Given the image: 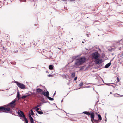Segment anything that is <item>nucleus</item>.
<instances>
[{"mask_svg":"<svg viewBox=\"0 0 123 123\" xmlns=\"http://www.w3.org/2000/svg\"><path fill=\"white\" fill-rule=\"evenodd\" d=\"M48 76L49 77H53V75H51V74H49V75H48Z\"/></svg>","mask_w":123,"mask_h":123,"instance_id":"24","label":"nucleus"},{"mask_svg":"<svg viewBox=\"0 0 123 123\" xmlns=\"http://www.w3.org/2000/svg\"><path fill=\"white\" fill-rule=\"evenodd\" d=\"M47 98H48V99L49 100H50L51 101H53L54 100V99L53 98L49 96L47 97Z\"/></svg>","mask_w":123,"mask_h":123,"instance_id":"13","label":"nucleus"},{"mask_svg":"<svg viewBox=\"0 0 123 123\" xmlns=\"http://www.w3.org/2000/svg\"><path fill=\"white\" fill-rule=\"evenodd\" d=\"M95 59V62L96 64H99L101 63V60L98 58Z\"/></svg>","mask_w":123,"mask_h":123,"instance_id":"9","label":"nucleus"},{"mask_svg":"<svg viewBox=\"0 0 123 123\" xmlns=\"http://www.w3.org/2000/svg\"><path fill=\"white\" fill-rule=\"evenodd\" d=\"M58 48V49H60V48Z\"/></svg>","mask_w":123,"mask_h":123,"instance_id":"34","label":"nucleus"},{"mask_svg":"<svg viewBox=\"0 0 123 123\" xmlns=\"http://www.w3.org/2000/svg\"><path fill=\"white\" fill-rule=\"evenodd\" d=\"M110 94H112V92H110Z\"/></svg>","mask_w":123,"mask_h":123,"instance_id":"31","label":"nucleus"},{"mask_svg":"<svg viewBox=\"0 0 123 123\" xmlns=\"http://www.w3.org/2000/svg\"><path fill=\"white\" fill-rule=\"evenodd\" d=\"M83 117H85V118H87L86 116H83Z\"/></svg>","mask_w":123,"mask_h":123,"instance_id":"28","label":"nucleus"},{"mask_svg":"<svg viewBox=\"0 0 123 123\" xmlns=\"http://www.w3.org/2000/svg\"><path fill=\"white\" fill-rule=\"evenodd\" d=\"M27 95L23 96L21 97V98L23 99H25V98H26L27 97Z\"/></svg>","mask_w":123,"mask_h":123,"instance_id":"18","label":"nucleus"},{"mask_svg":"<svg viewBox=\"0 0 123 123\" xmlns=\"http://www.w3.org/2000/svg\"><path fill=\"white\" fill-rule=\"evenodd\" d=\"M121 41L120 40V42H121Z\"/></svg>","mask_w":123,"mask_h":123,"instance_id":"35","label":"nucleus"},{"mask_svg":"<svg viewBox=\"0 0 123 123\" xmlns=\"http://www.w3.org/2000/svg\"><path fill=\"white\" fill-rule=\"evenodd\" d=\"M77 79V77H76L74 79V80H76Z\"/></svg>","mask_w":123,"mask_h":123,"instance_id":"26","label":"nucleus"},{"mask_svg":"<svg viewBox=\"0 0 123 123\" xmlns=\"http://www.w3.org/2000/svg\"><path fill=\"white\" fill-rule=\"evenodd\" d=\"M31 114L32 115H33L34 114V113L33 112L32 110H31Z\"/></svg>","mask_w":123,"mask_h":123,"instance_id":"22","label":"nucleus"},{"mask_svg":"<svg viewBox=\"0 0 123 123\" xmlns=\"http://www.w3.org/2000/svg\"><path fill=\"white\" fill-rule=\"evenodd\" d=\"M42 105V103H40L39 104L37 105V106H36L35 107V108H37L38 107H40Z\"/></svg>","mask_w":123,"mask_h":123,"instance_id":"14","label":"nucleus"},{"mask_svg":"<svg viewBox=\"0 0 123 123\" xmlns=\"http://www.w3.org/2000/svg\"><path fill=\"white\" fill-rule=\"evenodd\" d=\"M110 65H111V63H108L107 64H106L105 65V68H108Z\"/></svg>","mask_w":123,"mask_h":123,"instance_id":"12","label":"nucleus"},{"mask_svg":"<svg viewBox=\"0 0 123 123\" xmlns=\"http://www.w3.org/2000/svg\"><path fill=\"white\" fill-rule=\"evenodd\" d=\"M17 114L18 115V116L21 117L23 118L24 120L25 123H28V121L25 117L24 112L21 110H19L17 112Z\"/></svg>","mask_w":123,"mask_h":123,"instance_id":"3","label":"nucleus"},{"mask_svg":"<svg viewBox=\"0 0 123 123\" xmlns=\"http://www.w3.org/2000/svg\"><path fill=\"white\" fill-rule=\"evenodd\" d=\"M99 55L98 52H95L92 54V56L93 59H96L99 57Z\"/></svg>","mask_w":123,"mask_h":123,"instance_id":"6","label":"nucleus"},{"mask_svg":"<svg viewBox=\"0 0 123 123\" xmlns=\"http://www.w3.org/2000/svg\"><path fill=\"white\" fill-rule=\"evenodd\" d=\"M75 76V74L74 72L71 75V76L72 77H74Z\"/></svg>","mask_w":123,"mask_h":123,"instance_id":"16","label":"nucleus"},{"mask_svg":"<svg viewBox=\"0 0 123 123\" xmlns=\"http://www.w3.org/2000/svg\"><path fill=\"white\" fill-rule=\"evenodd\" d=\"M96 115H97L98 116V114L97 113H96Z\"/></svg>","mask_w":123,"mask_h":123,"instance_id":"30","label":"nucleus"},{"mask_svg":"<svg viewBox=\"0 0 123 123\" xmlns=\"http://www.w3.org/2000/svg\"><path fill=\"white\" fill-rule=\"evenodd\" d=\"M3 49H4V47H3Z\"/></svg>","mask_w":123,"mask_h":123,"instance_id":"33","label":"nucleus"},{"mask_svg":"<svg viewBox=\"0 0 123 123\" xmlns=\"http://www.w3.org/2000/svg\"><path fill=\"white\" fill-rule=\"evenodd\" d=\"M120 81V79L118 77H117V81L116 82L117 83H118Z\"/></svg>","mask_w":123,"mask_h":123,"instance_id":"20","label":"nucleus"},{"mask_svg":"<svg viewBox=\"0 0 123 123\" xmlns=\"http://www.w3.org/2000/svg\"><path fill=\"white\" fill-rule=\"evenodd\" d=\"M41 100L42 101V102L43 103H45V100H44V98H42V100Z\"/></svg>","mask_w":123,"mask_h":123,"instance_id":"21","label":"nucleus"},{"mask_svg":"<svg viewBox=\"0 0 123 123\" xmlns=\"http://www.w3.org/2000/svg\"><path fill=\"white\" fill-rule=\"evenodd\" d=\"M53 66L52 65H50L49 66V68L50 70H53Z\"/></svg>","mask_w":123,"mask_h":123,"instance_id":"11","label":"nucleus"},{"mask_svg":"<svg viewBox=\"0 0 123 123\" xmlns=\"http://www.w3.org/2000/svg\"><path fill=\"white\" fill-rule=\"evenodd\" d=\"M16 100H14L7 105L0 107V112H6V111H9L11 110L10 107L14 108L16 105L15 103Z\"/></svg>","mask_w":123,"mask_h":123,"instance_id":"1","label":"nucleus"},{"mask_svg":"<svg viewBox=\"0 0 123 123\" xmlns=\"http://www.w3.org/2000/svg\"><path fill=\"white\" fill-rule=\"evenodd\" d=\"M82 43H84V42L82 41Z\"/></svg>","mask_w":123,"mask_h":123,"instance_id":"32","label":"nucleus"},{"mask_svg":"<svg viewBox=\"0 0 123 123\" xmlns=\"http://www.w3.org/2000/svg\"><path fill=\"white\" fill-rule=\"evenodd\" d=\"M22 1L24 2H26V0H22Z\"/></svg>","mask_w":123,"mask_h":123,"instance_id":"27","label":"nucleus"},{"mask_svg":"<svg viewBox=\"0 0 123 123\" xmlns=\"http://www.w3.org/2000/svg\"><path fill=\"white\" fill-rule=\"evenodd\" d=\"M82 113H84L88 115V116L90 115V117L91 118V121L93 123H98L102 120V118L100 114H98V120H96L94 119L95 117L94 113L93 112H89L87 111H84Z\"/></svg>","mask_w":123,"mask_h":123,"instance_id":"2","label":"nucleus"},{"mask_svg":"<svg viewBox=\"0 0 123 123\" xmlns=\"http://www.w3.org/2000/svg\"><path fill=\"white\" fill-rule=\"evenodd\" d=\"M83 85V82H81L80 83L79 85L80 86H82Z\"/></svg>","mask_w":123,"mask_h":123,"instance_id":"23","label":"nucleus"},{"mask_svg":"<svg viewBox=\"0 0 123 123\" xmlns=\"http://www.w3.org/2000/svg\"><path fill=\"white\" fill-rule=\"evenodd\" d=\"M15 82L18 87L20 88L23 89L25 88V85L23 84L18 82L17 81Z\"/></svg>","mask_w":123,"mask_h":123,"instance_id":"5","label":"nucleus"},{"mask_svg":"<svg viewBox=\"0 0 123 123\" xmlns=\"http://www.w3.org/2000/svg\"><path fill=\"white\" fill-rule=\"evenodd\" d=\"M37 112L39 114H43V112L40 111H37Z\"/></svg>","mask_w":123,"mask_h":123,"instance_id":"19","label":"nucleus"},{"mask_svg":"<svg viewBox=\"0 0 123 123\" xmlns=\"http://www.w3.org/2000/svg\"><path fill=\"white\" fill-rule=\"evenodd\" d=\"M42 94L44 96L47 97L49 95V92L48 91L44 92L43 91V92L42 93Z\"/></svg>","mask_w":123,"mask_h":123,"instance_id":"8","label":"nucleus"},{"mask_svg":"<svg viewBox=\"0 0 123 123\" xmlns=\"http://www.w3.org/2000/svg\"><path fill=\"white\" fill-rule=\"evenodd\" d=\"M46 72L47 73H49V72H48V71H46Z\"/></svg>","mask_w":123,"mask_h":123,"instance_id":"29","label":"nucleus"},{"mask_svg":"<svg viewBox=\"0 0 123 123\" xmlns=\"http://www.w3.org/2000/svg\"><path fill=\"white\" fill-rule=\"evenodd\" d=\"M29 117L31 123H34V120L30 114H29Z\"/></svg>","mask_w":123,"mask_h":123,"instance_id":"10","label":"nucleus"},{"mask_svg":"<svg viewBox=\"0 0 123 123\" xmlns=\"http://www.w3.org/2000/svg\"><path fill=\"white\" fill-rule=\"evenodd\" d=\"M110 47H108L107 48L108 50L110 51H111L112 50V49Z\"/></svg>","mask_w":123,"mask_h":123,"instance_id":"15","label":"nucleus"},{"mask_svg":"<svg viewBox=\"0 0 123 123\" xmlns=\"http://www.w3.org/2000/svg\"><path fill=\"white\" fill-rule=\"evenodd\" d=\"M86 61V58L85 57H81L78 59L76 62L75 64L76 65H80L82 64Z\"/></svg>","mask_w":123,"mask_h":123,"instance_id":"4","label":"nucleus"},{"mask_svg":"<svg viewBox=\"0 0 123 123\" xmlns=\"http://www.w3.org/2000/svg\"><path fill=\"white\" fill-rule=\"evenodd\" d=\"M39 108H37L36 110V111L37 112V111H38V110H39Z\"/></svg>","mask_w":123,"mask_h":123,"instance_id":"25","label":"nucleus"},{"mask_svg":"<svg viewBox=\"0 0 123 123\" xmlns=\"http://www.w3.org/2000/svg\"><path fill=\"white\" fill-rule=\"evenodd\" d=\"M17 98H20V94H19L18 92L17 93Z\"/></svg>","mask_w":123,"mask_h":123,"instance_id":"17","label":"nucleus"},{"mask_svg":"<svg viewBox=\"0 0 123 123\" xmlns=\"http://www.w3.org/2000/svg\"><path fill=\"white\" fill-rule=\"evenodd\" d=\"M72 39H73V38H72Z\"/></svg>","mask_w":123,"mask_h":123,"instance_id":"36","label":"nucleus"},{"mask_svg":"<svg viewBox=\"0 0 123 123\" xmlns=\"http://www.w3.org/2000/svg\"><path fill=\"white\" fill-rule=\"evenodd\" d=\"M43 91L40 88L37 89H36V92L38 93L42 94V93L43 92Z\"/></svg>","mask_w":123,"mask_h":123,"instance_id":"7","label":"nucleus"}]
</instances>
